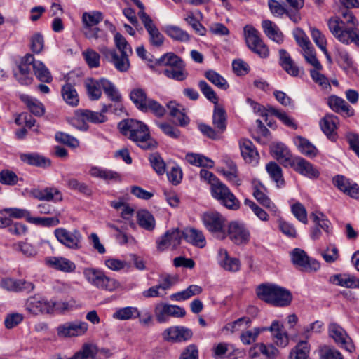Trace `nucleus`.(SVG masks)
<instances>
[{
    "label": "nucleus",
    "instance_id": "nucleus-1",
    "mask_svg": "<svg viewBox=\"0 0 359 359\" xmlns=\"http://www.w3.org/2000/svg\"><path fill=\"white\" fill-rule=\"evenodd\" d=\"M339 15L330 18L327 25L332 34L345 45L354 43L359 47V21L347 8H340Z\"/></svg>",
    "mask_w": 359,
    "mask_h": 359
},
{
    "label": "nucleus",
    "instance_id": "nucleus-2",
    "mask_svg": "<svg viewBox=\"0 0 359 359\" xmlns=\"http://www.w3.org/2000/svg\"><path fill=\"white\" fill-rule=\"evenodd\" d=\"M120 132L142 149H153L157 142L151 137L148 127L141 121L126 119L118 125Z\"/></svg>",
    "mask_w": 359,
    "mask_h": 359
},
{
    "label": "nucleus",
    "instance_id": "nucleus-3",
    "mask_svg": "<svg viewBox=\"0 0 359 359\" xmlns=\"http://www.w3.org/2000/svg\"><path fill=\"white\" fill-rule=\"evenodd\" d=\"M256 292L260 299L278 306L289 305L292 299L289 290L276 285H261L257 287Z\"/></svg>",
    "mask_w": 359,
    "mask_h": 359
},
{
    "label": "nucleus",
    "instance_id": "nucleus-4",
    "mask_svg": "<svg viewBox=\"0 0 359 359\" xmlns=\"http://www.w3.org/2000/svg\"><path fill=\"white\" fill-rule=\"evenodd\" d=\"M130 97L135 106L142 111H152L157 116H163L165 108L156 101L149 99L146 91L142 88H135L130 92Z\"/></svg>",
    "mask_w": 359,
    "mask_h": 359
},
{
    "label": "nucleus",
    "instance_id": "nucleus-5",
    "mask_svg": "<svg viewBox=\"0 0 359 359\" xmlns=\"http://www.w3.org/2000/svg\"><path fill=\"white\" fill-rule=\"evenodd\" d=\"M83 276L90 284L101 290L114 291L120 286L116 280L107 276L103 271L98 269H85Z\"/></svg>",
    "mask_w": 359,
    "mask_h": 359
},
{
    "label": "nucleus",
    "instance_id": "nucleus-6",
    "mask_svg": "<svg viewBox=\"0 0 359 359\" xmlns=\"http://www.w3.org/2000/svg\"><path fill=\"white\" fill-rule=\"evenodd\" d=\"M103 20V15L100 11L85 12L82 15V22L83 24V34L89 39L97 40L104 39L103 31L96 27Z\"/></svg>",
    "mask_w": 359,
    "mask_h": 359
},
{
    "label": "nucleus",
    "instance_id": "nucleus-7",
    "mask_svg": "<svg viewBox=\"0 0 359 359\" xmlns=\"http://www.w3.org/2000/svg\"><path fill=\"white\" fill-rule=\"evenodd\" d=\"M107 121V117L102 113L92 111L88 109H79L75 112L72 125L81 130H87L88 126L86 121L93 123H102Z\"/></svg>",
    "mask_w": 359,
    "mask_h": 359
},
{
    "label": "nucleus",
    "instance_id": "nucleus-8",
    "mask_svg": "<svg viewBox=\"0 0 359 359\" xmlns=\"http://www.w3.org/2000/svg\"><path fill=\"white\" fill-rule=\"evenodd\" d=\"M244 32L249 48L261 57H268L269 49L261 39L259 32L250 25H246Z\"/></svg>",
    "mask_w": 359,
    "mask_h": 359
},
{
    "label": "nucleus",
    "instance_id": "nucleus-9",
    "mask_svg": "<svg viewBox=\"0 0 359 359\" xmlns=\"http://www.w3.org/2000/svg\"><path fill=\"white\" fill-rule=\"evenodd\" d=\"M54 234L57 240L68 248L78 250L81 248L82 236L77 229L68 231L65 228L56 229Z\"/></svg>",
    "mask_w": 359,
    "mask_h": 359
},
{
    "label": "nucleus",
    "instance_id": "nucleus-10",
    "mask_svg": "<svg viewBox=\"0 0 359 359\" xmlns=\"http://www.w3.org/2000/svg\"><path fill=\"white\" fill-rule=\"evenodd\" d=\"M291 259L296 267L306 272L316 271L320 266L318 261L309 259L306 253L299 248H295L292 251Z\"/></svg>",
    "mask_w": 359,
    "mask_h": 359
},
{
    "label": "nucleus",
    "instance_id": "nucleus-11",
    "mask_svg": "<svg viewBox=\"0 0 359 359\" xmlns=\"http://www.w3.org/2000/svg\"><path fill=\"white\" fill-rule=\"evenodd\" d=\"M88 329L84 321L75 320L60 325L57 328V335L62 337H74L83 335Z\"/></svg>",
    "mask_w": 359,
    "mask_h": 359
},
{
    "label": "nucleus",
    "instance_id": "nucleus-12",
    "mask_svg": "<svg viewBox=\"0 0 359 359\" xmlns=\"http://www.w3.org/2000/svg\"><path fill=\"white\" fill-rule=\"evenodd\" d=\"M99 50L109 62L113 63L117 70L126 72L129 69L128 54L124 53L119 55L115 50L109 49L106 46L100 47Z\"/></svg>",
    "mask_w": 359,
    "mask_h": 359
},
{
    "label": "nucleus",
    "instance_id": "nucleus-13",
    "mask_svg": "<svg viewBox=\"0 0 359 359\" xmlns=\"http://www.w3.org/2000/svg\"><path fill=\"white\" fill-rule=\"evenodd\" d=\"M154 313L156 320L159 323H165L168 320L169 316L184 317L186 311L183 308L177 305L158 304L155 307Z\"/></svg>",
    "mask_w": 359,
    "mask_h": 359
},
{
    "label": "nucleus",
    "instance_id": "nucleus-14",
    "mask_svg": "<svg viewBox=\"0 0 359 359\" xmlns=\"http://www.w3.org/2000/svg\"><path fill=\"white\" fill-rule=\"evenodd\" d=\"M330 336L341 348L348 352H352L355 347L351 339L347 335L345 330L336 323H331L329 326Z\"/></svg>",
    "mask_w": 359,
    "mask_h": 359
},
{
    "label": "nucleus",
    "instance_id": "nucleus-15",
    "mask_svg": "<svg viewBox=\"0 0 359 359\" xmlns=\"http://www.w3.org/2000/svg\"><path fill=\"white\" fill-rule=\"evenodd\" d=\"M192 331L182 326H172L167 328L162 333L163 339L169 342H182L192 337Z\"/></svg>",
    "mask_w": 359,
    "mask_h": 359
},
{
    "label": "nucleus",
    "instance_id": "nucleus-16",
    "mask_svg": "<svg viewBox=\"0 0 359 359\" xmlns=\"http://www.w3.org/2000/svg\"><path fill=\"white\" fill-rule=\"evenodd\" d=\"M228 235L231 241L236 245H244L250 241V232L244 225L238 222L229 224Z\"/></svg>",
    "mask_w": 359,
    "mask_h": 359
},
{
    "label": "nucleus",
    "instance_id": "nucleus-17",
    "mask_svg": "<svg viewBox=\"0 0 359 359\" xmlns=\"http://www.w3.org/2000/svg\"><path fill=\"white\" fill-rule=\"evenodd\" d=\"M201 219L205 228L212 233H219L223 231L224 219L218 212L210 210L204 212Z\"/></svg>",
    "mask_w": 359,
    "mask_h": 359
},
{
    "label": "nucleus",
    "instance_id": "nucleus-18",
    "mask_svg": "<svg viewBox=\"0 0 359 359\" xmlns=\"http://www.w3.org/2000/svg\"><path fill=\"white\" fill-rule=\"evenodd\" d=\"M290 167L309 179H316L319 176L318 170L310 162L300 156H294Z\"/></svg>",
    "mask_w": 359,
    "mask_h": 359
},
{
    "label": "nucleus",
    "instance_id": "nucleus-19",
    "mask_svg": "<svg viewBox=\"0 0 359 359\" xmlns=\"http://www.w3.org/2000/svg\"><path fill=\"white\" fill-rule=\"evenodd\" d=\"M25 62L32 63L34 73L39 81L45 83L51 82L53 79L51 74L41 61L36 60L32 54L27 53L25 55Z\"/></svg>",
    "mask_w": 359,
    "mask_h": 359
},
{
    "label": "nucleus",
    "instance_id": "nucleus-20",
    "mask_svg": "<svg viewBox=\"0 0 359 359\" xmlns=\"http://www.w3.org/2000/svg\"><path fill=\"white\" fill-rule=\"evenodd\" d=\"M27 194L39 201H50L55 198L57 201H62V196L60 191L55 187H46L44 189L34 188L25 189Z\"/></svg>",
    "mask_w": 359,
    "mask_h": 359
},
{
    "label": "nucleus",
    "instance_id": "nucleus-21",
    "mask_svg": "<svg viewBox=\"0 0 359 359\" xmlns=\"http://www.w3.org/2000/svg\"><path fill=\"white\" fill-rule=\"evenodd\" d=\"M266 331L271 332L273 341L280 347H285L289 344V338L283 325L278 320H273L269 327H265Z\"/></svg>",
    "mask_w": 359,
    "mask_h": 359
},
{
    "label": "nucleus",
    "instance_id": "nucleus-22",
    "mask_svg": "<svg viewBox=\"0 0 359 359\" xmlns=\"http://www.w3.org/2000/svg\"><path fill=\"white\" fill-rule=\"evenodd\" d=\"M25 308L28 312L34 315L51 313L49 302L39 296L30 297L26 302Z\"/></svg>",
    "mask_w": 359,
    "mask_h": 359
},
{
    "label": "nucleus",
    "instance_id": "nucleus-23",
    "mask_svg": "<svg viewBox=\"0 0 359 359\" xmlns=\"http://www.w3.org/2000/svg\"><path fill=\"white\" fill-rule=\"evenodd\" d=\"M241 153L246 163L255 165L258 163L259 155L252 142L248 139L239 142Z\"/></svg>",
    "mask_w": 359,
    "mask_h": 359
},
{
    "label": "nucleus",
    "instance_id": "nucleus-24",
    "mask_svg": "<svg viewBox=\"0 0 359 359\" xmlns=\"http://www.w3.org/2000/svg\"><path fill=\"white\" fill-rule=\"evenodd\" d=\"M46 264L53 269L64 273H72L76 269L75 264L62 257H49L45 259Z\"/></svg>",
    "mask_w": 359,
    "mask_h": 359
},
{
    "label": "nucleus",
    "instance_id": "nucleus-25",
    "mask_svg": "<svg viewBox=\"0 0 359 359\" xmlns=\"http://www.w3.org/2000/svg\"><path fill=\"white\" fill-rule=\"evenodd\" d=\"M271 152L276 158L284 166L290 167L294 160L289 149L283 143H275L271 145Z\"/></svg>",
    "mask_w": 359,
    "mask_h": 359
},
{
    "label": "nucleus",
    "instance_id": "nucleus-26",
    "mask_svg": "<svg viewBox=\"0 0 359 359\" xmlns=\"http://www.w3.org/2000/svg\"><path fill=\"white\" fill-rule=\"evenodd\" d=\"M279 64L292 76H298L302 72V69L296 65L290 55L284 49L279 50Z\"/></svg>",
    "mask_w": 359,
    "mask_h": 359
},
{
    "label": "nucleus",
    "instance_id": "nucleus-27",
    "mask_svg": "<svg viewBox=\"0 0 359 359\" xmlns=\"http://www.w3.org/2000/svg\"><path fill=\"white\" fill-rule=\"evenodd\" d=\"M323 132L330 140H334L337 137L336 130L339 125V118L333 114L325 115L320 122Z\"/></svg>",
    "mask_w": 359,
    "mask_h": 359
},
{
    "label": "nucleus",
    "instance_id": "nucleus-28",
    "mask_svg": "<svg viewBox=\"0 0 359 359\" xmlns=\"http://www.w3.org/2000/svg\"><path fill=\"white\" fill-rule=\"evenodd\" d=\"M1 286L7 290L14 292L26 291L29 292L34 289V285L32 283L11 278L3 279L1 282Z\"/></svg>",
    "mask_w": 359,
    "mask_h": 359
},
{
    "label": "nucleus",
    "instance_id": "nucleus-29",
    "mask_svg": "<svg viewBox=\"0 0 359 359\" xmlns=\"http://www.w3.org/2000/svg\"><path fill=\"white\" fill-rule=\"evenodd\" d=\"M327 103L329 107L337 113H344L348 117L354 115V109L344 99L339 97L330 96L328 98Z\"/></svg>",
    "mask_w": 359,
    "mask_h": 359
},
{
    "label": "nucleus",
    "instance_id": "nucleus-30",
    "mask_svg": "<svg viewBox=\"0 0 359 359\" xmlns=\"http://www.w3.org/2000/svg\"><path fill=\"white\" fill-rule=\"evenodd\" d=\"M183 238L189 243L198 248H203L206 245V240L200 230L194 228H188L183 231Z\"/></svg>",
    "mask_w": 359,
    "mask_h": 359
},
{
    "label": "nucleus",
    "instance_id": "nucleus-31",
    "mask_svg": "<svg viewBox=\"0 0 359 359\" xmlns=\"http://www.w3.org/2000/svg\"><path fill=\"white\" fill-rule=\"evenodd\" d=\"M89 173L92 177L100 178L107 182H120L121 180V175L117 172L97 166L92 167L89 170Z\"/></svg>",
    "mask_w": 359,
    "mask_h": 359
},
{
    "label": "nucleus",
    "instance_id": "nucleus-32",
    "mask_svg": "<svg viewBox=\"0 0 359 359\" xmlns=\"http://www.w3.org/2000/svg\"><path fill=\"white\" fill-rule=\"evenodd\" d=\"M264 34L271 40L278 43L283 41V35L278 27L269 20H264L262 22Z\"/></svg>",
    "mask_w": 359,
    "mask_h": 359
},
{
    "label": "nucleus",
    "instance_id": "nucleus-33",
    "mask_svg": "<svg viewBox=\"0 0 359 359\" xmlns=\"http://www.w3.org/2000/svg\"><path fill=\"white\" fill-rule=\"evenodd\" d=\"M102 89L107 96L113 102L116 103L117 108L122 110V104L120 103L122 99L115 86L109 80L102 78Z\"/></svg>",
    "mask_w": 359,
    "mask_h": 359
},
{
    "label": "nucleus",
    "instance_id": "nucleus-34",
    "mask_svg": "<svg viewBox=\"0 0 359 359\" xmlns=\"http://www.w3.org/2000/svg\"><path fill=\"white\" fill-rule=\"evenodd\" d=\"M253 196L256 200L263 206L267 208H273L274 205L265 194L266 187L259 182H253Z\"/></svg>",
    "mask_w": 359,
    "mask_h": 359
},
{
    "label": "nucleus",
    "instance_id": "nucleus-35",
    "mask_svg": "<svg viewBox=\"0 0 359 359\" xmlns=\"http://www.w3.org/2000/svg\"><path fill=\"white\" fill-rule=\"evenodd\" d=\"M97 353V347L96 345L86 343L69 359H95Z\"/></svg>",
    "mask_w": 359,
    "mask_h": 359
},
{
    "label": "nucleus",
    "instance_id": "nucleus-36",
    "mask_svg": "<svg viewBox=\"0 0 359 359\" xmlns=\"http://www.w3.org/2000/svg\"><path fill=\"white\" fill-rule=\"evenodd\" d=\"M62 97L64 101L72 107H76L79 102V95L74 86L70 83H66L62 88Z\"/></svg>",
    "mask_w": 359,
    "mask_h": 359
},
{
    "label": "nucleus",
    "instance_id": "nucleus-37",
    "mask_svg": "<svg viewBox=\"0 0 359 359\" xmlns=\"http://www.w3.org/2000/svg\"><path fill=\"white\" fill-rule=\"evenodd\" d=\"M85 86L90 100H97L100 98L102 95L101 88H102V79L99 80L88 79L85 81Z\"/></svg>",
    "mask_w": 359,
    "mask_h": 359
},
{
    "label": "nucleus",
    "instance_id": "nucleus-38",
    "mask_svg": "<svg viewBox=\"0 0 359 359\" xmlns=\"http://www.w3.org/2000/svg\"><path fill=\"white\" fill-rule=\"evenodd\" d=\"M330 282L336 285L347 288H355L359 287V280L347 275H334L330 277Z\"/></svg>",
    "mask_w": 359,
    "mask_h": 359
},
{
    "label": "nucleus",
    "instance_id": "nucleus-39",
    "mask_svg": "<svg viewBox=\"0 0 359 359\" xmlns=\"http://www.w3.org/2000/svg\"><path fill=\"white\" fill-rule=\"evenodd\" d=\"M137 221L139 226L145 230L153 231L156 226L154 216L147 210H140L137 213Z\"/></svg>",
    "mask_w": 359,
    "mask_h": 359
},
{
    "label": "nucleus",
    "instance_id": "nucleus-40",
    "mask_svg": "<svg viewBox=\"0 0 359 359\" xmlns=\"http://www.w3.org/2000/svg\"><path fill=\"white\" fill-rule=\"evenodd\" d=\"M22 161L31 165L46 168L50 165V160L38 154H25L21 155Z\"/></svg>",
    "mask_w": 359,
    "mask_h": 359
},
{
    "label": "nucleus",
    "instance_id": "nucleus-41",
    "mask_svg": "<svg viewBox=\"0 0 359 359\" xmlns=\"http://www.w3.org/2000/svg\"><path fill=\"white\" fill-rule=\"evenodd\" d=\"M20 98L27 105L29 110L35 116H40L44 114L43 106L37 100L25 94L20 95Z\"/></svg>",
    "mask_w": 359,
    "mask_h": 359
},
{
    "label": "nucleus",
    "instance_id": "nucleus-42",
    "mask_svg": "<svg viewBox=\"0 0 359 359\" xmlns=\"http://www.w3.org/2000/svg\"><path fill=\"white\" fill-rule=\"evenodd\" d=\"M140 317V311L137 308L133 306L121 308L113 314V318L119 320H128Z\"/></svg>",
    "mask_w": 359,
    "mask_h": 359
},
{
    "label": "nucleus",
    "instance_id": "nucleus-43",
    "mask_svg": "<svg viewBox=\"0 0 359 359\" xmlns=\"http://www.w3.org/2000/svg\"><path fill=\"white\" fill-rule=\"evenodd\" d=\"M294 142L302 154L310 158L315 157L317 155L318 149L306 139L297 137L295 138Z\"/></svg>",
    "mask_w": 359,
    "mask_h": 359
},
{
    "label": "nucleus",
    "instance_id": "nucleus-44",
    "mask_svg": "<svg viewBox=\"0 0 359 359\" xmlns=\"http://www.w3.org/2000/svg\"><path fill=\"white\" fill-rule=\"evenodd\" d=\"M266 170L271 178L276 182L277 187H280L284 185L285 181L282 169L276 162L271 161L267 163Z\"/></svg>",
    "mask_w": 359,
    "mask_h": 359
},
{
    "label": "nucleus",
    "instance_id": "nucleus-45",
    "mask_svg": "<svg viewBox=\"0 0 359 359\" xmlns=\"http://www.w3.org/2000/svg\"><path fill=\"white\" fill-rule=\"evenodd\" d=\"M310 346L307 341L299 342L291 351L290 359H311L309 357Z\"/></svg>",
    "mask_w": 359,
    "mask_h": 359
},
{
    "label": "nucleus",
    "instance_id": "nucleus-46",
    "mask_svg": "<svg viewBox=\"0 0 359 359\" xmlns=\"http://www.w3.org/2000/svg\"><path fill=\"white\" fill-rule=\"evenodd\" d=\"M202 290L201 287L196 285H191L184 290L172 294L170 296V299L178 302L186 300L194 295L201 294Z\"/></svg>",
    "mask_w": 359,
    "mask_h": 359
},
{
    "label": "nucleus",
    "instance_id": "nucleus-47",
    "mask_svg": "<svg viewBox=\"0 0 359 359\" xmlns=\"http://www.w3.org/2000/svg\"><path fill=\"white\" fill-rule=\"evenodd\" d=\"M226 180L233 185L241 184V178L236 164L231 160H226Z\"/></svg>",
    "mask_w": 359,
    "mask_h": 359
},
{
    "label": "nucleus",
    "instance_id": "nucleus-48",
    "mask_svg": "<svg viewBox=\"0 0 359 359\" xmlns=\"http://www.w3.org/2000/svg\"><path fill=\"white\" fill-rule=\"evenodd\" d=\"M165 32L168 36L177 41L187 42L190 39L189 34L177 26L168 25Z\"/></svg>",
    "mask_w": 359,
    "mask_h": 359
},
{
    "label": "nucleus",
    "instance_id": "nucleus-49",
    "mask_svg": "<svg viewBox=\"0 0 359 359\" xmlns=\"http://www.w3.org/2000/svg\"><path fill=\"white\" fill-rule=\"evenodd\" d=\"M185 158L190 164L194 165L207 168H212L213 166V161L212 160L201 154H187Z\"/></svg>",
    "mask_w": 359,
    "mask_h": 359
},
{
    "label": "nucleus",
    "instance_id": "nucleus-50",
    "mask_svg": "<svg viewBox=\"0 0 359 359\" xmlns=\"http://www.w3.org/2000/svg\"><path fill=\"white\" fill-rule=\"evenodd\" d=\"M212 124L222 134L224 130V111L222 107L215 104L212 114Z\"/></svg>",
    "mask_w": 359,
    "mask_h": 359
},
{
    "label": "nucleus",
    "instance_id": "nucleus-51",
    "mask_svg": "<svg viewBox=\"0 0 359 359\" xmlns=\"http://www.w3.org/2000/svg\"><path fill=\"white\" fill-rule=\"evenodd\" d=\"M156 63L168 67H177L184 66L183 61L174 53H167L157 60Z\"/></svg>",
    "mask_w": 359,
    "mask_h": 359
},
{
    "label": "nucleus",
    "instance_id": "nucleus-52",
    "mask_svg": "<svg viewBox=\"0 0 359 359\" xmlns=\"http://www.w3.org/2000/svg\"><path fill=\"white\" fill-rule=\"evenodd\" d=\"M264 331H266L265 327H255L252 330L243 332L241 334L240 339L243 344L250 345L256 341L261 332Z\"/></svg>",
    "mask_w": 359,
    "mask_h": 359
},
{
    "label": "nucleus",
    "instance_id": "nucleus-53",
    "mask_svg": "<svg viewBox=\"0 0 359 359\" xmlns=\"http://www.w3.org/2000/svg\"><path fill=\"white\" fill-rule=\"evenodd\" d=\"M67 187L86 196L92 195V190L86 183L80 182L76 179L71 178L67 181Z\"/></svg>",
    "mask_w": 359,
    "mask_h": 359
},
{
    "label": "nucleus",
    "instance_id": "nucleus-54",
    "mask_svg": "<svg viewBox=\"0 0 359 359\" xmlns=\"http://www.w3.org/2000/svg\"><path fill=\"white\" fill-rule=\"evenodd\" d=\"M257 344V350L261 353L264 359H276L279 355V351L273 345H266L263 343Z\"/></svg>",
    "mask_w": 359,
    "mask_h": 359
},
{
    "label": "nucleus",
    "instance_id": "nucleus-55",
    "mask_svg": "<svg viewBox=\"0 0 359 359\" xmlns=\"http://www.w3.org/2000/svg\"><path fill=\"white\" fill-rule=\"evenodd\" d=\"M267 111L271 114L276 116L280 121H281L285 126L292 128L296 129L297 125L294 120L290 117L285 112L279 111L273 107H269Z\"/></svg>",
    "mask_w": 359,
    "mask_h": 359
},
{
    "label": "nucleus",
    "instance_id": "nucleus-56",
    "mask_svg": "<svg viewBox=\"0 0 359 359\" xmlns=\"http://www.w3.org/2000/svg\"><path fill=\"white\" fill-rule=\"evenodd\" d=\"M163 73L167 77L179 81L184 80L187 76V73L184 71V66L167 67L163 71Z\"/></svg>",
    "mask_w": 359,
    "mask_h": 359
},
{
    "label": "nucleus",
    "instance_id": "nucleus-57",
    "mask_svg": "<svg viewBox=\"0 0 359 359\" xmlns=\"http://www.w3.org/2000/svg\"><path fill=\"white\" fill-rule=\"evenodd\" d=\"M320 255L327 263H333L339 257V250L333 244H330L326 249L322 250Z\"/></svg>",
    "mask_w": 359,
    "mask_h": 359
},
{
    "label": "nucleus",
    "instance_id": "nucleus-58",
    "mask_svg": "<svg viewBox=\"0 0 359 359\" xmlns=\"http://www.w3.org/2000/svg\"><path fill=\"white\" fill-rule=\"evenodd\" d=\"M83 58L90 68H96L100 66V55L91 48H88L82 53Z\"/></svg>",
    "mask_w": 359,
    "mask_h": 359
},
{
    "label": "nucleus",
    "instance_id": "nucleus-59",
    "mask_svg": "<svg viewBox=\"0 0 359 359\" xmlns=\"http://www.w3.org/2000/svg\"><path fill=\"white\" fill-rule=\"evenodd\" d=\"M302 54L306 61L314 67L313 69H322L323 67L316 57V53L313 46L302 50Z\"/></svg>",
    "mask_w": 359,
    "mask_h": 359
},
{
    "label": "nucleus",
    "instance_id": "nucleus-60",
    "mask_svg": "<svg viewBox=\"0 0 359 359\" xmlns=\"http://www.w3.org/2000/svg\"><path fill=\"white\" fill-rule=\"evenodd\" d=\"M250 323L251 320L249 317H242L226 325V330L233 333L242 330L243 328L249 327Z\"/></svg>",
    "mask_w": 359,
    "mask_h": 359
},
{
    "label": "nucleus",
    "instance_id": "nucleus-61",
    "mask_svg": "<svg viewBox=\"0 0 359 359\" xmlns=\"http://www.w3.org/2000/svg\"><path fill=\"white\" fill-rule=\"evenodd\" d=\"M212 196L224 205V186L218 179L210 184Z\"/></svg>",
    "mask_w": 359,
    "mask_h": 359
},
{
    "label": "nucleus",
    "instance_id": "nucleus-62",
    "mask_svg": "<svg viewBox=\"0 0 359 359\" xmlns=\"http://www.w3.org/2000/svg\"><path fill=\"white\" fill-rule=\"evenodd\" d=\"M151 165L158 175H163L165 172V163L158 153H154L149 156Z\"/></svg>",
    "mask_w": 359,
    "mask_h": 359
},
{
    "label": "nucleus",
    "instance_id": "nucleus-63",
    "mask_svg": "<svg viewBox=\"0 0 359 359\" xmlns=\"http://www.w3.org/2000/svg\"><path fill=\"white\" fill-rule=\"evenodd\" d=\"M179 281V277L177 275L163 274L160 276V283L158 287L161 290H167L177 284Z\"/></svg>",
    "mask_w": 359,
    "mask_h": 359
},
{
    "label": "nucleus",
    "instance_id": "nucleus-64",
    "mask_svg": "<svg viewBox=\"0 0 359 359\" xmlns=\"http://www.w3.org/2000/svg\"><path fill=\"white\" fill-rule=\"evenodd\" d=\"M44 48L43 36L40 33L34 34L30 38V49L36 54L40 53Z\"/></svg>",
    "mask_w": 359,
    "mask_h": 359
}]
</instances>
